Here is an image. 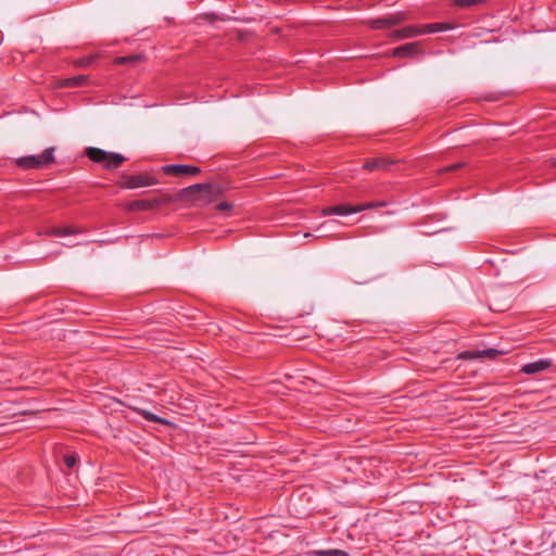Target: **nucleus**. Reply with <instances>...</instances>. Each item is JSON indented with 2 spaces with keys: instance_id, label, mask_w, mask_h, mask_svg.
Returning <instances> with one entry per match:
<instances>
[{
  "instance_id": "obj_1",
  "label": "nucleus",
  "mask_w": 556,
  "mask_h": 556,
  "mask_svg": "<svg viewBox=\"0 0 556 556\" xmlns=\"http://www.w3.org/2000/svg\"><path fill=\"white\" fill-rule=\"evenodd\" d=\"M223 189L219 186L210 184H197L182 189L179 192V199L191 201L193 203L207 204L220 195Z\"/></svg>"
},
{
  "instance_id": "obj_2",
  "label": "nucleus",
  "mask_w": 556,
  "mask_h": 556,
  "mask_svg": "<svg viewBox=\"0 0 556 556\" xmlns=\"http://www.w3.org/2000/svg\"><path fill=\"white\" fill-rule=\"evenodd\" d=\"M86 155L96 163H101L108 169L117 168L126 159L114 152H106L102 149L90 147L86 149Z\"/></svg>"
},
{
  "instance_id": "obj_3",
  "label": "nucleus",
  "mask_w": 556,
  "mask_h": 556,
  "mask_svg": "<svg viewBox=\"0 0 556 556\" xmlns=\"http://www.w3.org/2000/svg\"><path fill=\"white\" fill-rule=\"evenodd\" d=\"M54 149H46L41 155H29L21 157L16 161L17 165L23 168H39L41 166L53 163L54 161Z\"/></svg>"
},
{
  "instance_id": "obj_4",
  "label": "nucleus",
  "mask_w": 556,
  "mask_h": 556,
  "mask_svg": "<svg viewBox=\"0 0 556 556\" xmlns=\"http://www.w3.org/2000/svg\"><path fill=\"white\" fill-rule=\"evenodd\" d=\"M407 20V15L403 12L395 13L383 18H372L367 22L368 26L372 29L388 28L400 25Z\"/></svg>"
},
{
  "instance_id": "obj_5",
  "label": "nucleus",
  "mask_w": 556,
  "mask_h": 556,
  "mask_svg": "<svg viewBox=\"0 0 556 556\" xmlns=\"http://www.w3.org/2000/svg\"><path fill=\"white\" fill-rule=\"evenodd\" d=\"M157 180L150 175H130L123 178L122 186L127 189H136L140 187L154 186Z\"/></svg>"
},
{
  "instance_id": "obj_6",
  "label": "nucleus",
  "mask_w": 556,
  "mask_h": 556,
  "mask_svg": "<svg viewBox=\"0 0 556 556\" xmlns=\"http://www.w3.org/2000/svg\"><path fill=\"white\" fill-rule=\"evenodd\" d=\"M422 53L424 51L421 49V42L415 41L394 48L391 52V55L400 58H414L415 55Z\"/></svg>"
},
{
  "instance_id": "obj_7",
  "label": "nucleus",
  "mask_w": 556,
  "mask_h": 556,
  "mask_svg": "<svg viewBox=\"0 0 556 556\" xmlns=\"http://www.w3.org/2000/svg\"><path fill=\"white\" fill-rule=\"evenodd\" d=\"M162 169L168 175H197L200 173L199 167L182 164L165 165Z\"/></svg>"
},
{
  "instance_id": "obj_8",
  "label": "nucleus",
  "mask_w": 556,
  "mask_h": 556,
  "mask_svg": "<svg viewBox=\"0 0 556 556\" xmlns=\"http://www.w3.org/2000/svg\"><path fill=\"white\" fill-rule=\"evenodd\" d=\"M162 201L160 199H153V200H137L128 203L126 205L127 211H147V210H153L157 207Z\"/></svg>"
},
{
  "instance_id": "obj_9",
  "label": "nucleus",
  "mask_w": 556,
  "mask_h": 556,
  "mask_svg": "<svg viewBox=\"0 0 556 556\" xmlns=\"http://www.w3.org/2000/svg\"><path fill=\"white\" fill-rule=\"evenodd\" d=\"M551 366V362L547 359H540L533 363H529L522 366L521 371L527 375H535L546 370Z\"/></svg>"
},
{
  "instance_id": "obj_10",
  "label": "nucleus",
  "mask_w": 556,
  "mask_h": 556,
  "mask_svg": "<svg viewBox=\"0 0 556 556\" xmlns=\"http://www.w3.org/2000/svg\"><path fill=\"white\" fill-rule=\"evenodd\" d=\"M363 207H353L349 205L329 206L323 210V215H346L362 212Z\"/></svg>"
},
{
  "instance_id": "obj_11",
  "label": "nucleus",
  "mask_w": 556,
  "mask_h": 556,
  "mask_svg": "<svg viewBox=\"0 0 556 556\" xmlns=\"http://www.w3.org/2000/svg\"><path fill=\"white\" fill-rule=\"evenodd\" d=\"M422 30L420 27L417 26H407L402 29L395 30L391 34V37L394 40H401L406 38H412L418 35H421Z\"/></svg>"
},
{
  "instance_id": "obj_12",
  "label": "nucleus",
  "mask_w": 556,
  "mask_h": 556,
  "mask_svg": "<svg viewBox=\"0 0 556 556\" xmlns=\"http://www.w3.org/2000/svg\"><path fill=\"white\" fill-rule=\"evenodd\" d=\"M394 161L386 159H372L368 160L364 164V168L368 170L386 169L388 165L393 164Z\"/></svg>"
},
{
  "instance_id": "obj_13",
  "label": "nucleus",
  "mask_w": 556,
  "mask_h": 556,
  "mask_svg": "<svg viewBox=\"0 0 556 556\" xmlns=\"http://www.w3.org/2000/svg\"><path fill=\"white\" fill-rule=\"evenodd\" d=\"M138 414H140L146 420L160 422L163 425H169L170 422L162 417L156 416L155 414L149 412L148 409L143 408H136Z\"/></svg>"
},
{
  "instance_id": "obj_14",
  "label": "nucleus",
  "mask_w": 556,
  "mask_h": 556,
  "mask_svg": "<svg viewBox=\"0 0 556 556\" xmlns=\"http://www.w3.org/2000/svg\"><path fill=\"white\" fill-rule=\"evenodd\" d=\"M422 30V34L427 33H437V31H444L452 28L450 24L444 23H434V24H428L422 27H420Z\"/></svg>"
},
{
  "instance_id": "obj_15",
  "label": "nucleus",
  "mask_w": 556,
  "mask_h": 556,
  "mask_svg": "<svg viewBox=\"0 0 556 556\" xmlns=\"http://www.w3.org/2000/svg\"><path fill=\"white\" fill-rule=\"evenodd\" d=\"M86 80H87V76L78 75V76H75V77H72V78L64 79L61 83V86L62 87L74 88V87H78V86L84 85Z\"/></svg>"
},
{
  "instance_id": "obj_16",
  "label": "nucleus",
  "mask_w": 556,
  "mask_h": 556,
  "mask_svg": "<svg viewBox=\"0 0 556 556\" xmlns=\"http://www.w3.org/2000/svg\"><path fill=\"white\" fill-rule=\"evenodd\" d=\"M80 230L76 227H55L50 230L53 236H73L78 233Z\"/></svg>"
},
{
  "instance_id": "obj_17",
  "label": "nucleus",
  "mask_w": 556,
  "mask_h": 556,
  "mask_svg": "<svg viewBox=\"0 0 556 556\" xmlns=\"http://www.w3.org/2000/svg\"><path fill=\"white\" fill-rule=\"evenodd\" d=\"M143 59L141 54H132L127 56H119L115 59L116 64H134L140 62Z\"/></svg>"
},
{
  "instance_id": "obj_18",
  "label": "nucleus",
  "mask_w": 556,
  "mask_h": 556,
  "mask_svg": "<svg viewBox=\"0 0 556 556\" xmlns=\"http://www.w3.org/2000/svg\"><path fill=\"white\" fill-rule=\"evenodd\" d=\"M316 556H349L345 551L342 549H324L314 552Z\"/></svg>"
},
{
  "instance_id": "obj_19",
  "label": "nucleus",
  "mask_w": 556,
  "mask_h": 556,
  "mask_svg": "<svg viewBox=\"0 0 556 556\" xmlns=\"http://www.w3.org/2000/svg\"><path fill=\"white\" fill-rule=\"evenodd\" d=\"M502 354L501 351L495 349H486L483 351H479V358H494L497 355Z\"/></svg>"
},
{
  "instance_id": "obj_20",
  "label": "nucleus",
  "mask_w": 556,
  "mask_h": 556,
  "mask_svg": "<svg viewBox=\"0 0 556 556\" xmlns=\"http://www.w3.org/2000/svg\"><path fill=\"white\" fill-rule=\"evenodd\" d=\"M482 0H454V3L462 8H468L478 3H481Z\"/></svg>"
},
{
  "instance_id": "obj_21",
  "label": "nucleus",
  "mask_w": 556,
  "mask_h": 556,
  "mask_svg": "<svg viewBox=\"0 0 556 556\" xmlns=\"http://www.w3.org/2000/svg\"><path fill=\"white\" fill-rule=\"evenodd\" d=\"M458 358H460V359L479 358V351H476V352L466 351V352L459 353Z\"/></svg>"
},
{
  "instance_id": "obj_22",
  "label": "nucleus",
  "mask_w": 556,
  "mask_h": 556,
  "mask_svg": "<svg viewBox=\"0 0 556 556\" xmlns=\"http://www.w3.org/2000/svg\"><path fill=\"white\" fill-rule=\"evenodd\" d=\"M64 463L68 468H73L77 463V456L76 455H66L64 457Z\"/></svg>"
},
{
  "instance_id": "obj_23",
  "label": "nucleus",
  "mask_w": 556,
  "mask_h": 556,
  "mask_svg": "<svg viewBox=\"0 0 556 556\" xmlns=\"http://www.w3.org/2000/svg\"><path fill=\"white\" fill-rule=\"evenodd\" d=\"M378 206H384V202L366 203V204L355 205L354 207H363V211H364L367 208L378 207Z\"/></svg>"
},
{
  "instance_id": "obj_24",
  "label": "nucleus",
  "mask_w": 556,
  "mask_h": 556,
  "mask_svg": "<svg viewBox=\"0 0 556 556\" xmlns=\"http://www.w3.org/2000/svg\"><path fill=\"white\" fill-rule=\"evenodd\" d=\"M231 207H232V204L229 202H222L217 205V210L222 211V212L229 211V210H231Z\"/></svg>"
},
{
  "instance_id": "obj_25",
  "label": "nucleus",
  "mask_w": 556,
  "mask_h": 556,
  "mask_svg": "<svg viewBox=\"0 0 556 556\" xmlns=\"http://www.w3.org/2000/svg\"><path fill=\"white\" fill-rule=\"evenodd\" d=\"M464 166H465V163H456V164H453L451 166H447V167L443 168L441 172H451V170H454V169L462 168Z\"/></svg>"
},
{
  "instance_id": "obj_26",
  "label": "nucleus",
  "mask_w": 556,
  "mask_h": 556,
  "mask_svg": "<svg viewBox=\"0 0 556 556\" xmlns=\"http://www.w3.org/2000/svg\"><path fill=\"white\" fill-rule=\"evenodd\" d=\"M63 244L66 245V247H74V245L78 244V242L68 240L67 242H64Z\"/></svg>"
}]
</instances>
